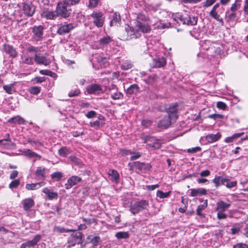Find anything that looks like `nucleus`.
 <instances>
[{"instance_id":"nucleus-38","label":"nucleus","mask_w":248,"mask_h":248,"mask_svg":"<svg viewBox=\"0 0 248 248\" xmlns=\"http://www.w3.org/2000/svg\"><path fill=\"white\" fill-rule=\"evenodd\" d=\"M39 73L41 75L49 76L53 78L57 77V75L55 73L48 70H41Z\"/></svg>"},{"instance_id":"nucleus-58","label":"nucleus","mask_w":248,"mask_h":248,"mask_svg":"<svg viewBox=\"0 0 248 248\" xmlns=\"http://www.w3.org/2000/svg\"><path fill=\"white\" fill-rule=\"evenodd\" d=\"M96 115V112L93 110H91L86 114V116L89 119L94 118Z\"/></svg>"},{"instance_id":"nucleus-43","label":"nucleus","mask_w":248,"mask_h":248,"mask_svg":"<svg viewBox=\"0 0 248 248\" xmlns=\"http://www.w3.org/2000/svg\"><path fill=\"white\" fill-rule=\"evenodd\" d=\"M22 62L25 64L32 65L33 64V58L26 56H22L21 57Z\"/></svg>"},{"instance_id":"nucleus-63","label":"nucleus","mask_w":248,"mask_h":248,"mask_svg":"<svg viewBox=\"0 0 248 248\" xmlns=\"http://www.w3.org/2000/svg\"><path fill=\"white\" fill-rule=\"evenodd\" d=\"M159 187V185L158 184L154 185H148L146 186V189L148 190H153L156 188Z\"/></svg>"},{"instance_id":"nucleus-3","label":"nucleus","mask_w":248,"mask_h":248,"mask_svg":"<svg viewBox=\"0 0 248 248\" xmlns=\"http://www.w3.org/2000/svg\"><path fill=\"white\" fill-rule=\"evenodd\" d=\"M175 20L179 24L193 26L197 24V17L190 16L188 14L178 15Z\"/></svg>"},{"instance_id":"nucleus-36","label":"nucleus","mask_w":248,"mask_h":248,"mask_svg":"<svg viewBox=\"0 0 248 248\" xmlns=\"http://www.w3.org/2000/svg\"><path fill=\"white\" fill-rule=\"evenodd\" d=\"M139 92V87L137 84L131 85L127 89V93L129 94H136Z\"/></svg>"},{"instance_id":"nucleus-8","label":"nucleus","mask_w":248,"mask_h":248,"mask_svg":"<svg viewBox=\"0 0 248 248\" xmlns=\"http://www.w3.org/2000/svg\"><path fill=\"white\" fill-rule=\"evenodd\" d=\"M44 27L42 25L34 26L32 28V38L36 41L42 40Z\"/></svg>"},{"instance_id":"nucleus-12","label":"nucleus","mask_w":248,"mask_h":248,"mask_svg":"<svg viewBox=\"0 0 248 248\" xmlns=\"http://www.w3.org/2000/svg\"><path fill=\"white\" fill-rule=\"evenodd\" d=\"M35 7L31 2H27L23 3V10L25 15L28 16H31L35 12Z\"/></svg>"},{"instance_id":"nucleus-48","label":"nucleus","mask_w":248,"mask_h":248,"mask_svg":"<svg viewBox=\"0 0 248 248\" xmlns=\"http://www.w3.org/2000/svg\"><path fill=\"white\" fill-rule=\"evenodd\" d=\"M59 153L60 155L64 157L69 153V150L67 148L62 147L59 149Z\"/></svg>"},{"instance_id":"nucleus-14","label":"nucleus","mask_w":248,"mask_h":248,"mask_svg":"<svg viewBox=\"0 0 248 248\" xmlns=\"http://www.w3.org/2000/svg\"><path fill=\"white\" fill-rule=\"evenodd\" d=\"M41 238L42 236L40 234L36 235L32 240H29L25 243H22L21 245L20 248H26L27 247L30 248L33 247L40 241Z\"/></svg>"},{"instance_id":"nucleus-1","label":"nucleus","mask_w":248,"mask_h":248,"mask_svg":"<svg viewBox=\"0 0 248 248\" xmlns=\"http://www.w3.org/2000/svg\"><path fill=\"white\" fill-rule=\"evenodd\" d=\"M141 36V33L138 30H135L129 25L125 27L124 30H123L121 33V39L123 40H128L131 39H136Z\"/></svg>"},{"instance_id":"nucleus-61","label":"nucleus","mask_w":248,"mask_h":248,"mask_svg":"<svg viewBox=\"0 0 248 248\" xmlns=\"http://www.w3.org/2000/svg\"><path fill=\"white\" fill-rule=\"evenodd\" d=\"M217 106L218 108L224 110L226 109L227 106L225 103L222 102H218L217 104Z\"/></svg>"},{"instance_id":"nucleus-26","label":"nucleus","mask_w":248,"mask_h":248,"mask_svg":"<svg viewBox=\"0 0 248 248\" xmlns=\"http://www.w3.org/2000/svg\"><path fill=\"white\" fill-rule=\"evenodd\" d=\"M231 206V203L230 202L226 203L224 201H220L217 202L216 210H220L221 211H225L227 209H228Z\"/></svg>"},{"instance_id":"nucleus-33","label":"nucleus","mask_w":248,"mask_h":248,"mask_svg":"<svg viewBox=\"0 0 248 248\" xmlns=\"http://www.w3.org/2000/svg\"><path fill=\"white\" fill-rule=\"evenodd\" d=\"M22 153L25 156L29 157V158L36 157L39 159H40L41 158V156L40 155H38L37 154L32 151L30 149H25L22 152Z\"/></svg>"},{"instance_id":"nucleus-24","label":"nucleus","mask_w":248,"mask_h":248,"mask_svg":"<svg viewBox=\"0 0 248 248\" xmlns=\"http://www.w3.org/2000/svg\"><path fill=\"white\" fill-rule=\"evenodd\" d=\"M226 181H227V178L220 176H216L212 180V182L215 184L216 187H218L220 185H225Z\"/></svg>"},{"instance_id":"nucleus-47","label":"nucleus","mask_w":248,"mask_h":248,"mask_svg":"<svg viewBox=\"0 0 248 248\" xmlns=\"http://www.w3.org/2000/svg\"><path fill=\"white\" fill-rule=\"evenodd\" d=\"M3 88V89L9 94H12L15 92L13 84H12L4 85Z\"/></svg>"},{"instance_id":"nucleus-5","label":"nucleus","mask_w":248,"mask_h":248,"mask_svg":"<svg viewBox=\"0 0 248 248\" xmlns=\"http://www.w3.org/2000/svg\"><path fill=\"white\" fill-rule=\"evenodd\" d=\"M84 237L83 234L80 232H76L72 234L68 239V243L69 246L73 247L76 244H79L82 243V238Z\"/></svg>"},{"instance_id":"nucleus-46","label":"nucleus","mask_w":248,"mask_h":248,"mask_svg":"<svg viewBox=\"0 0 248 248\" xmlns=\"http://www.w3.org/2000/svg\"><path fill=\"white\" fill-rule=\"evenodd\" d=\"M29 91L31 94L37 95L40 93L41 88L38 86H34L31 87Z\"/></svg>"},{"instance_id":"nucleus-15","label":"nucleus","mask_w":248,"mask_h":248,"mask_svg":"<svg viewBox=\"0 0 248 248\" xmlns=\"http://www.w3.org/2000/svg\"><path fill=\"white\" fill-rule=\"evenodd\" d=\"M166 64V61L164 57H157L152 60L150 63L151 66L153 68H160Z\"/></svg>"},{"instance_id":"nucleus-40","label":"nucleus","mask_w":248,"mask_h":248,"mask_svg":"<svg viewBox=\"0 0 248 248\" xmlns=\"http://www.w3.org/2000/svg\"><path fill=\"white\" fill-rule=\"evenodd\" d=\"M115 236L118 239H126L129 237V235L128 232H120L115 234Z\"/></svg>"},{"instance_id":"nucleus-22","label":"nucleus","mask_w":248,"mask_h":248,"mask_svg":"<svg viewBox=\"0 0 248 248\" xmlns=\"http://www.w3.org/2000/svg\"><path fill=\"white\" fill-rule=\"evenodd\" d=\"M219 3H217L214 5L212 10L209 13V15L213 18L218 21H222V18L220 17L219 15L216 11L217 9L219 7Z\"/></svg>"},{"instance_id":"nucleus-29","label":"nucleus","mask_w":248,"mask_h":248,"mask_svg":"<svg viewBox=\"0 0 248 248\" xmlns=\"http://www.w3.org/2000/svg\"><path fill=\"white\" fill-rule=\"evenodd\" d=\"M4 49L5 51L8 54L10 55V56L14 58L16 57L17 55V53L15 48L10 45H4Z\"/></svg>"},{"instance_id":"nucleus-17","label":"nucleus","mask_w":248,"mask_h":248,"mask_svg":"<svg viewBox=\"0 0 248 248\" xmlns=\"http://www.w3.org/2000/svg\"><path fill=\"white\" fill-rule=\"evenodd\" d=\"M81 180V178L80 177L77 176H73L68 179L67 183L65 185V187L67 189H70L73 186L80 182Z\"/></svg>"},{"instance_id":"nucleus-23","label":"nucleus","mask_w":248,"mask_h":248,"mask_svg":"<svg viewBox=\"0 0 248 248\" xmlns=\"http://www.w3.org/2000/svg\"><path fill=\"white\" fill-rule=\"evenodd\" d=\"M110 180L113 182L118 183L119 180V174L118 171L115 170H109L108 173Z\"/></svg>"},{"instance_id":"nucleus-50","label":"nucleus","mask_w":248,"mask_h":248,"mask_svg":"<svg viewBox=\"0 0 248 248\" xmlns=\"http://www.w3.org/2000/svg\"><path fill=\"white\" fill-rule=\"evenodd\" d=\"M237 185L236 181H230L228 178H227V181L226 182L225 185L228 188H231L235 187Z\"/></svg>"},{"instance_id":"nucleus-9","label":"nucleus","mask_w":248,"mask_h":248,"mask_svg":"<svg viewBox=\"0 0 248 248\" xmlns=\"http://www.w3.org/2000/svg\"><path fill=\"white\" fill-rule=\"evenodd\" d=\"M144 142L147 143L149 147L155 149H160L161 146V143L155 137L146 136Z\"/></svg>"},{"instance_id":"nucleus-60","label":"nucleus","mask_w":248,"mask_h":248,"mask_svg":"<svg viewBox=\"0 0 248 248\" xmlns=\"http://www.w3.org/2000/svg\"><path fill=\"white\" fill-rule=\"evenodd\" d=\"M224 211H219L217 214V217L218 219H225L227 217V215L223 213Z\"/></svg>"},{"instance_id":"nucleus-34","label":"nucleus","mask_w":248,"mask_h":248,"mask_svg":"<svg viewBox=\"0 0 248 248\" xmlns=\"http://www.w3.org/2000/svg\"><path fill=\"white\" fill-rule=\"evenodd\" d=\"M120 21L121 17L119 14L117 13H114L112 16V19L110 22V25L111 26L116 25L119 24Z\"/></svg>"},{"instance_id":"nucleus-49","label":"nucleus","mask_w":248,"mask_h":248,"mask_svg":"<svg viewBox=\"0 0 248 248\" xmlns=\"http://www.w3.org/2000/svg\"><path fill=\"white\" fill-rule=\"evenodd\" d=\"M170 192H163L162 191L158 190L156 192V196L161 199L165 198L169 196Z\"/></svg>"},{"instance_id":"nucleus-10","label":"nucleus","mask_w":248,"mask_h":248,"mask_svg":"<svg viewBox=\"0 0 248 248\" xmlns=\"http://www.w3.org/2000/svg\"><path fill=\"white\" fill-rule=\"evenodd\" d=\"M177 104L170 105L168 108H166V112L168 113V116L171 118L172 120L175 121L178 117Z\"/></svg>"},{"instance_id":"nucleus-13","label":"nucleus","mask_w":248,"mask_h":248,"mask_svg":"<svg viewBox=\"0 0 248 248\" xmlns=\"http://www.w3.org/2000/svg\"><path fill=\"white\" fill-rule=\"evenodd\" d=\"M133 167L139 171L144 172L147 170H149L151 169V166L148 163L136 161L133 162Z\"/></svg>"},{"instance_id":"nucleus-16","label":"nucleus","mask_w":248,"mask_h":248,"mask_svg":"<svg viewBox=\"0 0 248 248\" xmlns=\"http://www.w3.org/2000/svg\"><path fill=\"white\" fill-rule=\"evenodd\" d=\"M172 121H174V120H172L171 118L168 115L165 116L159 121L158 126L159 128L166 129L171 125Z\"/></svg>"},{"instance_id":"nucleus-20","label":"nucleus","mask_w":248,"mask_h":248,"mask_svg":"<svg viewBox=\"0 0 248 248\" xmlns=\"http://www.w3.org/2000/svg\"><path fill=\"white\" fill-rule=\"evenodd\" d=\"M22 203L23 208L27 212L30 211L31 208L34 205L33 199L31 198L24 200Z\"/></svg>"},{"instance_id":"nucleus-7","label":"nucleus","mask_w":248,"mask_h":248,"mask_svg":"<svg viewBox=\"0 0 248 248\" xmlns=\"http://www.w3.org/2000/svg\"><path fill=\"white\" fill-rule=\"evenodd\" d=\"M75 26L72 23H68L64 22L63 23L58 25V28L57 33L60 35H64L69 33L71 31L74 29Z\"/></svg>"},{"instance_id":"nucleus-56","label":"nucleus","mask_w":248,"mask_h":248,"mask_svg":"<svg viewBox=\"0 0 248 248\" xmlns=\"http://www.w3.org/2000/svg\"><path fill=\"white\" fill-rule=\"evenodd\" d=\"M201 150V148L200 147H195L191 148H189L187 150V152L189 153H194L199 152Z\"/></svg>"},{"instance_id":"nucleus-31","label":"nucleus","mask_w":248,"mask_h":248,"mask_svg":"<svg viewBox=\"0 0 248 248\" xmlns=\"http://www.w3.org/2000/svg\"><path fill=\"white\" fill-rule=\"evenodd\" d=\"M8 122L13 124H24L25 121L21 117L16 116L8 120Z\"/></svg>"},{"instance_id":"nucleus-32","label":"nucleus","mask_w":248,"mask_h":248,"mask_svg":"<svg viewBox=\"0 0 248 248\" xmlns=\"http://www.w3.org/2000/svg\"><path fill=\"white\" fill-rule=\"evenodd\" d=\"M207 206V200H205L202 204L199 205L196 210L197 215L201 217H203L204 215L202 214V211L204 210Z\"/></svg>"},{"instance_id":"nucleus-53","label":"nucleus","mask_w":248,"mask_h":248,"mask_svg":"<svg viewBox=\"0 0 248 248\" xmlns=\"http://www.w3.org/2000/svg\"><path fill=\"white\" fill-rule=\"evenodd\" d=\"M217 0H206L202 3L203 7L206 8L212 5Z\"/></svg>"},{"instance_id":"nucleus-4","label":"nucleus","mask_w":248,"mask_h":248,"mask_svg":"<svg viewBox=\"0 0 248 248\" xmlns=\"http://www.w3.org/2000/svg\"><path fill=\"white\" fill-rule=\"evenodd\" d=\"M56 11L58 16L66 18L69 16L71 13V8L63 0L58 2Z\"/></svg>"},{"instance_id":"nucleus-59","label":"nucleus","mask_w":248,"mask_h":248,"mask_svg":"<svg viewBox=\"0 0 248 248\" xmlns=\"http://www.w3.org/2000/svg\"><path fill=\"white\" fill-rule=\"evenodd\" d=\"M99 0H89V6L91 8L96 7L98 2Z\"/></svg>"},{"instance_id":"nucleus-28","label":"nucleus","mask_w":248,"mask_h":248,"mask_svg":"<svg viewBox=\"0 0 248 248\" xmlns=\"http://www.w3.org/2000/svg\"><path fill=\"white\" fill-rule=\"evenodd\" d=\"M220 137L221 134L218 132L216 134H208L205 137V139L209 143H213L217 141Z\"/></svg>"},{"instance_id":"nucleus-35","label":"nucleus","mask_w":248,"mask_h":248,"mask_svg":"<svg viewBox=\"0 0 248 248\" xmlns=\"http://www.w3.org/2000/svg\"><path fill=\"white\" fill-rule=\"evenodd\" d=\"M112 41L111 38L107 35L99 39L98 42L100 47L104 46Z\"/></svg>"},{"instance_id":"nucleus-6","label":"nucleus","mask_w":248,"mask_h":248,"mask_svg":"<svg viewBox=\"0 0 248 248\" xmlns=\"http://www.w3.org/2000/svg\"><path fill=\"white\" fill-rule=\"evenodd\" d=\"M93 24L98 28L102 27L104 23V17L101 12L94 11L91 15Z\"/></svg>"},{"instance_id":"nucleus-41","label":"nucleus","mask_w":248,"mask_h":248,"mask_svg":"<svg viewBox=\"0 0 248 248\" xmlns=\"http://www.w3.org/2000/svg\"><path fill=\"white\" fill-rule=\"evenodd\" d=\"M80 93V91L78 88H75L74 89H71L68 93V95L69 97H72L78 96Z\"/></svg>"},{"instance_id":"nucleus-21","label":"nucleus","mask_w":248,"mask_h":248,"mask_svg":"<svg viewBox=\"0 0 248 248\" xmlns=\"http://www.w3.org/2000/svg\"><path fill=\"white\" fill-rule=\"evenodd\" d=\"M136 26L138 28V31H140L143 33H148L151 31L150 26L147 24H143L140 21H137Z\"/></svg>"},{"instance_id":"nucleus-62","label":"nucleus","mask_w":248,"mask_h":248,"mask_svg":"<svg viewBox=\"0 0 248 248\" xmlns=\"http://www.w3.org/2000/svg\"><path fill=\"white\" fill-rule=\"evenodd\" d=\"M133 154V155L131 156L130 157V160H134L135 159H137L139 158L140 157L141 155L139 152H135L132 153Z\"/></svg>"},{"instance_id":"nucleus-25","label":"nucleus","mask_w":248,"mask_h":248,"mask_svg":"<svg viewBox=\"0 0 248 248\" xmlns=\"http://www.w3.org/2000/svg\"><path fill=\"white\" fill-rule=\"evenodd\" d=\"M45 185L44 182H41L37 183L27 184L26 185V188L28 190H34L39 189L40 187Z\"/></svg>"},{"instance_id":"nucleus-11","label":"nucleus","mask_w":248,"mask_h":248,"mask_svg":"<svg viewBox=\"0 0 248 248\" xmlns=\"http://www.w3.org/2000/svg\"><path fill=\"white\" fill-rule=\"evenodd\" d=\"M33 59L35 62L39 65H48L51 63V60L49 58L40 54H35Z\"/></svg>"},{"instance_id":"nucleus-54","label":"nucleus","mask_w":248,"mask_h":248,"mask_svg":"<svg viewBox=\"0 0 248 248\" xmlns=\"http://www.w3.org/2000/svg\"><path fill=\"white\" fill-rule=\"evenodd\" d=\"M103 125V123H101L99 121L96 120L95 121L90 122V126L94 128H98L100 126Z\"/></svg>"},{"instance_id":"nucleus-51","label":"nucleus","mask_w":248,"mask_h":248,"mask_svg":"<svg viewBox=\"0 0 248 248\" xmlns=\"http://www.w3.org/2000/svg\"><path fill=\"white\" fill-rule=\"evenodd\" d=\"M20 185V180L19 179L15 180L11 182L9 184V187L10 188H15L18 187V186Z\"/></svg>"},{"instance_id":"nucleus-2","label":"nucleus","mask_w":248,"mask_h":248,"mask_svg":"<svg viewBox=\"0 0 248 248\" xmlns=\"http://www.w3.org/2000/svg\"><path fill=\"white\" fill-rule=\"evenodd\" d=\"M149 202L145 200H141L136 201L130 205V211L133 215H136L139 212L146 210L149 207Z\"/></svg>"},{"instance_id":"nucleus-57","label":"nucleus","mask_w":248,"mask_h":248,"mask_svg":"<svg viewBox=\"0 0 248 248\" xmlns=\"http://www.w3.org/2000/svg\"><path fill=\"white\" fill-rule=\"evenodd\" d=\"M137 18L138 20L140 21H147L148 20V17H146L144 15L142 14H139L137 15Z\"/></svg>"},{"instance_id":"nucleus-19","label":"nucleus","mask_w":248,"mask_h":248,"mask_svg":"<svg viewBox=\"0 0 248 248\" xmlns=\"http://www.w3.org/2000/svg\"><path fill=\"white\" fill-rule=\"evenodd\" d=\"M41 16L42 17L49 20H54L58 17L56 11H44L42 13Z\"/></svg>"},{"instance_id":"nucleus-42","label":"nucleus","mask_w":248,"mask_h":248,"mask_svg":"<svg viewBox=\"0 0 248 248\" xmlns=\"http://www.w3.org/2000/svg\"><path fill=\"white\" fill-rule=\"evenodd\" d=\"M45 170L46 169L42 167H38L37 168V170L35 171V175L37 177H45Z\"/></svg>"},{"instance_id":"nucleus-30","label":"nucleus","mask_w":248,"mask_h":248,"mask_svg":"<svg viewBox=\"0 0 248 248\" xmlns=\"http://www.w3.org/2000/svg\"><path fill=\"white\" fill-rule=\"evenodd\" d=\"M191 193L190 196L191 197H195L198 196V195H204L206 194L207 191L204 188H197L194 189L192 188L190 189Z\"/></svg>"},{"instance_id":"nucleus-37","label":"nucleus","mask_w":248,"mask_h":248,"mask_svg":"<svg viewBox=\"0 0 248 248\" xmlns=\"http://www.w3.org/2000/svg\"><path fill=\"white\" fill-rule=\"evenodd\" d=\"M133 67V63L129 60L124 61L121 64V67L124 70H128Z\"/></svg>"},{"instance_id":"nucleus-55","label":"nucleus","mask_w":248,"mask_h":248,"mask_svg":"<svg viewBox=\"0 0 248 248\" xmlns=\"http://www.w3.org/2000/svg\"><path fill=\"white\" fill-rule=\"evenodd\" d=\"M80 0H63L70 8L71 6L78 3Z\"/></svg>"},{"instance_id":"nucleus-64","label":"nucleus","mask_w":248,"mask_h":248,"mask_svg":"<svg viewBox=\"0 0 248 248\" xmlns=\"http://www.w3.org/2000/svg\"><path fill=\"white\" fill-rule=\"evenodd\" d=\"M210 171L209 170H204L203 171H202L201 173H200V175L202 177H206V176H208L210 175Z\"/></svg>"},{"instance_id":"nucleus-52","label":"nucleus","mask_w":248,"mask_h":248,"mask_svg":"<svg viewBox=\"0 0 248 248\" xmlns=\"http://www.w3.org/2000/svg\"><path fill=\"white\" fill-rule=\"evenodd\" d=\"M157 78V77L156 75H150L148 77V78L145 80L146 82L148 84H152L156 80Z\"/></svg>"},{"instance_id":"nucleus-18","label":"nucleus","mask_w":248,"mask_h":248,"mask_svg":"<svg viewBox=\"0 0 248 248\" xmlns=\"http://www.w3.org/2000/svg\"><path fill=\"white\" fill-rule=\"evenodd\" d=\"M102 90L101 86L96 84L89 85L86 88V91L89 94L99 93Z\"/></svg>"},{"instance_id":"nucleus-45","label":"nucleus","mask_w":248,"mask_h":248,"mask_svg":"<svg viewBox=\"0 0 248 248\" xmlns=\"http://www.w3.org/2000/svg\"><path fill=\"white\" fill-rule=\"evenodd\" d=\"M27 51L28 52H34V53H38L40 51V47H35L33 46L29 45L27 47Z\"/></svg>"},{"instance_id":"nucleus-44","label":"nucleus","mask_w":248,"mask_h":248,"mask_svg":"<svg viewBox=\"0 0 248 248\" xmlns=\"http://www.w3.org/2000/svg\"><path fill=\"white\" fill-rule=\"evenodd\" d=\"M111 97L114 99H119L123 97V94L120 92L116 91V92H110Z\"/></svg>"},{"instance_id":"nucleus-27","label":"nucleus","mask_w":248,"mask_h":248,"mask_svg":"<svg viewBox=\"0 0 248 248\" xmlns=\"http://www.w3.org/2000/svg\"><path fill=\"white\" fill-rule=\"evenodd\" d=\"M43 192L46 194L47 199L50 200L57 199L58 196L57 192H52L47 187L43 189Z\"/></svg>"},{"instance_id":"nucleus-39","label":"nucleus","mask_w":248,"mask_h":248,"mask_svg":"<svg viewBox=\"0 0 248 248\" xmlns=\"http://www.w3.org/2000/svg\"><path fill=\"white\" fill-rule=\"evenodd\" d=\"M62 173L59 171L55 172L51 174V178L54 181H59L62 177Z\"/></svg>"}]
</instances>
